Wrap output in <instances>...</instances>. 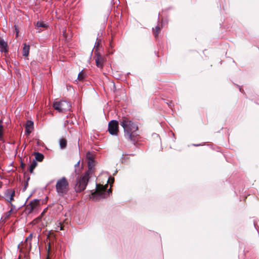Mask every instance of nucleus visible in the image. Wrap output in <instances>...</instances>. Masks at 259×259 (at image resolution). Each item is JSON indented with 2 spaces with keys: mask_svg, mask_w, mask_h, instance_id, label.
<instances>
[{
  "mask_svg": "<svg viewBox=\"0 0 259 259\" xmlns=\"http://www.w3.org/2000/svg\"><path fill=\"white\" fill-rule=\"evenodd\" d=\"M30 49L29 45H27L26 44H24V47L23 48V55L25 57H27L29 54Z\"/></svg>",
  "mask_w": 259,
  "mask_h": 259,
  "instance_id": "12",
  "label": "nucleus"
},
{
  "mask_svg": "<svg viewBox=\"0 0 259 259\" xmlns=\"http://www.w3.org/2000/svg\"><path fill=\"white\" fill-rule=\"evenodd\" d=\"M113 181H114V179L112 177H109V179H108V182L109 183H113Z\"/></svg>",
  "mask_w": 259,
  "mask_h": 259,
  "instance_id": "24",
  "label": "nucleus"
},
{
  "mask_svg": "<svg viewBox=\"0 0 259 259\" xmlns=\"http://www.w3.org/2000/svg\"><path fill=\"white\" fill-rule=\"evenodd\" d=\"M160 28L159 26H157L154 29H153V34L155 37H157L158 35V33L160 30Z\"/></svg>",
  "mask_w": 259,
  "mask_h": 259,
  "instance_id": "17",
  "label": "nucleus"
},
{
  "mask_svg": "<svg viewBox=\"0 0 259 259\" xmlns=\"http://www.w3.org/2000/svg\"><path fill=\"white\" fill-rule=\"evenodd\" d=\"M35 157L36 160L37 161H41L43 160L44 156L42 154L39 152H36L35 153Z\"/></svg>",
  "mask_w": 259,
  "mask_h": 259,
  "instance_id": "15",
  "label": "nucleus"
},
{
  "mask_svg": "<svg viewBox=\"0 0 259 259\" xmlns=\"http://www.w3.org/2000/svg\"><path fill=\"white\" fill-rule=\"evenodd\" d=\"M108 131L112 135H117L118 132V122L115 120L110 121L108 123Z\"/></svg>",
  "mask_w": 259,
  "mask_h": 259,
  "instance_id": "6",
  "label": "nucleus"
},
{
  "mask_svg": "<svg viewBox=\"0 0 259 259\" xmlns=\"http://www.w3.org/2000/svg\"><path fill=\"white\" fill-rule=\"evenodd\" d=\"M56 189L57 194L60 196L67 194L69 191V183L65 177H62L57 181Z\"/></svg>",
  "mask_w": 259,
  "mask_h": 259,
  "instance_id": "4",
  "label": "nucleus"
},
{
  "mask_svg": "<svg viewBox=\"0 0 259 259\" xmlns=\"http://www.w3.org/2000/svg\"><path fill=\"white\" fill-rule=\"evenodd\" d=\"M40 199H34L26 206V210L28 213L32 212L34 210L37 209L40 205Z\"/></svg>",
  "mask_w": 259,
  "mask_h": 259,
  "instance_id": "7",
  "label": "nucleus"
},
{
  "mask_svg": "<svg viewBox=\"0 0 259 259\" xmlns=\"http://www.w3.org/2000/svg\"><path fill=\"white\" fill-rule=\"evenodd\" d=\"M3 126L2 124H0V138H1L3 136Z\"/></svg>",
  "mask_w": 259,
  "mask_h": 259,
  "instance_id": "23",
  "label": "nucleus"
},
{
  "mask_svg": "<svg viewBox=\"0 0 259 259\" xmlns=\"http://www.w3.org/2000/svg\"><path fill=\"white\" fill-rule=\"evenodd\" d=\"M120 125L123 128L124 137L131 141H135V138L138 135L137 122L130 118L123 117L120 120Z\"/></svg>",
  "mask_w": 259,
  "mask_h": 259,
  "instance_id": "1",
  "label": "nucleus"
},
{
  "mask_svg": "<svg viewBox=\"0 0 259 259\" xmlns=\"http://www.w3.org/2000/svg\"><path fill=\"white\" fill-rule=\"evenodd\" d=\"M88 170L85 172L84 175L77 180L75 186V190L76 192H80L83 191L88 184V181L93 171L94 160L89 161Z\"/></svg>",
  "mask_w": 259,
  "mask_h": 259,
  "instance_id": "2",
  "label": "nucleus"
},
{
  "mask_svg": "<svg viewBox=\"0 0 259 259\" xmlns=\"http://www.w3.org/2000/svg\"><path fill=\"white\" fill-rule=\"evenodd\" d=\"M7 47V42L0 38V51L2 53H7L8 52Z\"/></svg>",
  "mask_w": 259,
  "mask_h": 259,
  "instance_id": "10",
  "label": "nucleus"
},
{
  "mask_svg": "<svg viewBox=\"0 0 259 259\" xmlns=\"http://www.w3.org/2000/svg\"><path fill=\"white\" fill-rule=\"evenodd\" d=\"M96 64L98 67L102 68L103 63V58L102 57L99 55L97 54L96 56V58L95 59Z\"/></svg>",
  "mask_w": 259,
  "mask_h": 259,
  "instance_id": "11",
  "label": "nucleus"
},
{
  "mask_svg": "<svg viewBox=\"0 0 259 259\" xmlns=\"http://www.w3.org/2000/svg\"><path fill=\"white\" fill-rule=\"evenodd\" d=\"M37 163L35 160H33L32 162L31 163L30 165L29 166V172L30 173H32L34 169L36 166Z\"/></svg>",
  "mask_w": 259,
  "mask_h": 259,
  "instance_id": "16",
  "label": "nucleus"
},
{
  "mask_svg": "<svg viewBox=\"0 0 259 259\" xmlns=\"http://www.w3.org/2000/svg\"><path fill=\"white\" fill-rule=\"evenodd\" d=\"M108 185L103 186L100 184H96V190L95 191L92 192L91 199L93 200L96 201L100 199L106 198L111 192V189H107Z\"/></svg>",
  "mask_w": 259,
  "mask_h": 259,
  "instance_id": "3",
  "label": "nucleus"
},
{
  "mask_svg": "<svg viewBox=\"0 0 259 259\" xmlns=\"http://www.w3.org/2000/svg\"><path fill=\"white\" fill-rule=\"evenodd\" d=\"M36 27H47V25L43 22L38 21L35 25Z\"/></svg>",
  "mask_w": 259,
  "mask_h": 259,
  "instance_id": "19",
  "label": "nucleus"
},
{
  "mask_svg": "<svg viewBox=\"0 0 259 259\" xmlns=\"http://www.w3.org/2000/svg\"><path fill=\"white\" fill-rule=\"evenodd\" d=\"M59 230H63V227L60 224V226L58 227V228H57V229H59Z\"/></svg>",
  "mask_w": 259,
  "mask_h": 259,
  "instance_id": "25",
  "label": "nucleus"
},
{
  "mask_svg": "<svg viewBox=\"0 0 259 259\" xmlns=\"http://www.w3.org/2000/svg\"><path fill=\"white\" fill-rule=\"evenodd\" d=\"M85 73L83 71H81L78 75V79L79 80H83L85 77Z\"/></svg>",
  "mask_w": 259,
  "mask_h": 259,
  "instance_id": "18",
  "label": "nucleus"
},
{
  "mask_svg": "<svg viewBox=\"0 0 259 259\" xmlns=\"http://www.w3.org/2000/svg\"><path fill=\"white\" fill-rule=\"evenodd\" d=\"M87 158L88 159L89 161L94 160L93 156L89 152L87 153Z\"/></svg>",
  "mask_w": 259,
  "mask_h": 259,
  "instance_id": "22",
  "label": "nucleus"
},
{
  "mask_svg": "<svg viewBox=\"0 0 259 259\" xmlns=\"http://www.w3.org/2000/svg\"><path fill=\"white\" fill-rule=\"evenodd\" d=\"M15 195V191L12 189H8L5 194V199L11 202L13 200V197Z\"/></svg>",
  "mask_w": 259,
  "mask_h": 259,
  "instance_id": "8",
  "label": "nucleus"
},
{
  "mask_svg": "<svg viewBox=\"0 0 259 259\" xmlns=\"http://www.w3.org/2000/svg\"><path fill=\"white\" fill-rule=\"evenodd\" d=\"M32 238V234H30L25 239V242L26 243V246H28L29 249L31 248V241Z\"/></svg>",
  "mask_w": 259,
  "mask_h": 259,
  "instance_id": "13",
  "label": "nucleus"
},
{
  "mask_svg": "<svg viewBox=\"0 0 259 259\" xmlns=\"http://www.w3.org/2000/svg\"><path fill=\"white\" fill-rule=\"evenodd\" d=\"M59 145L61 149H64L67 145V141L66 139L62 138L59 141Z\"/></svg>",
  "mask_w": 259,
  "mask_h": 259,
  "instance_id": "14",
  "label": "nucleus"
},
{
  "mask_svg": "<svg viewBox=\"0 0 259 259\" xmlns=\"http://www.w3.org/2000/svg\"><path fill=\"white\" fill-rule=\"evenodd\" d=\"M101 42V39H97V41L96 42V44L95 45V47H94V48L95 49L96 51H97L98 48L99 47Z\"/></svg>",
  "mask_w": 259,
  "mask_h": 259,
  "instance_id": "21",
  "label": "nucleus"
},
{
  "mask_svg": "<svg viewBox=\"0 0 259 259\" xmlns=\"http://www.w3.org/2000/svg\"><path fill=\"white\" fill-rule=\"evenodd\" d=\"M33 129V122L31 120L27 121L25 125V132L29 135Z\"/></svg>",
  "mask_w": 259,
  "mask_h": 259,
  "instance_id": "9",
  "label": "nucleus"
},
{
  "mask_svg": "<svg viewBox=\"0 0 259 259\" xmlns=\"http://www.w3.org/2000/svg\"><path fill=\"white\" fill-rule=\"evenodd\" d=\"M79 163H80V161H78L76 164H75V172L77 174V175H79V170H77V167H79Z\"/></svg>",
  "mask_w": 259,
  "mask_h": 259,
  "instance_id": "20",
  "label": "nucleus"
},
{
  "mask_svg": "<svg viewBox=\"0 0 259 259\" xmlns=\"http://www.w3.org/2000/svg\"><path fill=\"white\" fill-rule=\"evenodd\" d=\"M54 109L58 111L65 112L71 108V104L69 102L65 101H56L53 104Z\"/></svg>",
  "mask_w": 259,
  "mask_h": 259,
  "instance_id": "5",
  "label": "nucleus"
}]
</instances>
